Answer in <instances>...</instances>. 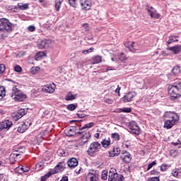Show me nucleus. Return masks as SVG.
I'll return each instance as SVG.
<instances>
[{
  "mask_svg": "<svg viewBox=\"0 0 181 181\" xmlns=\"http://www.w3.org/2000/svg\"><path fill=\"white\" fill-rule=\"evenodd\" d=\"M165 118H168L164 122V128L170 129L179 122V116L175 112H165L164 114Z\"/></svg>",
  "mask_w": 181,
  "mask_h": 181,
  "instance_id": "nucleus-1",
  "label": "nucleus"
},
{
  "mask_svg": "<svg viewBox=\"0 0 181 181\" xmlns=\"http://www.w3.org/2000/svg\"><path fill=\"white\" fill-rule=\"evenodd\" d=\"M181 93V82L177 81L168 86V94L171 97V100H176L180 97Z\"/></svg>",
  "mask_w": 181,
  "mask_h": 181,
  "instance_id": "nucleus-2",
  "label": "nucleus"
},
{
  "mask_svg": "<svg viewBox=\"0 0 181 181\" xmlns=\"http://www.w3.org/2000/svg\"><path fill=\"white\" fill-rule=\"evenodd\" d=\"M11 97L14 101H18V103L26 100V95L23 94L16 86L13 87Z\"/></svg>",
  "mask_w": 181,
  "mask_h": 181,
  "instance_id": "nucleus-3",
  "label": "nucleus"
},
{
  "mask_svg": "<svg viewBox=\"0 0 181 181\" xmlns=\"http://www.w3.org/2000/svg\"><path fill=\"white\" fill-rule=\"evenodd\" d=\"M6 30V32H12V23L6 18H0V32Z\"/></svg>",
  "mask_w": 181,
  "mask_h": 181,
  "instance_id": "nucleus-4",
  "label": "nucleus"
},
{
  "mask_svg": "<svg viewBox=\"0 0 181 181\" xmlns=\"http://www.w3.org/2000/svg\"><path fill=\"white\" fill-rule=\"evenodd\" d=\"M100 149H101V144L98 141H94L89 146L87 153L90 156H93V155L98 152Z\"/></svg>",
  "mask_w": 181,
  "mask_h": 181,
  "instance_id": "nucleus-5",
  "label": "nucleus"
},
{
  "mask_svg": "<svg viewBox=\"0 0 181 181\" xmlns=\"http://www.w3.org/2000/svg\"><path fill=\"white\" fill-rule=\"evenodd\" d=\"M129 128L130 132L134 135H139L141 134V128H139V126H138L136 122H130Z\"/></svg>",
  "mask_w": 181,
  "mask_h": 181,
  "instance_id": "nucleus-6",
  "label": "nucleus"
},
{
  "mask_svg": "<svg viewBox=\"0 0 181 181\" xmlns=\"http://www.w3.org/2000/svg\"><path fill=\"white\" fill-rule=\"evenodd\" d=\"M30 125H32V122H30V120H25L18 127L17 131L20 134H23V132H25V131H26V129H28V128H29Z\"/></svg>",
  "mask_w": 181,
  "mask_h": 181,
  "instance_id": "nucleus-7",
  "label": "nucleus"
},
{
  "mask_svg": "<svg viewBox=\"0 0 181 181\" xmlns=\"http://www.w3.org/2000/svg\"><path fill=\"white\" fill-rule=\"evenodd\" d=\"M12 125H13L12 121L6 119L0 122V131H2V129H6L7 131H9V129H11L12 127Z\"/></svg>",
  "mask_w": 181,
  "mask_h": 181,
  "instance_id": "nucleus-8",
  "label": "nucleus"
},
{
  "mask_svg": "<svg viewBox=\"0 0 181 181\" xmlns=\"http://www.w3.org/2000/svg\"><path fill=\"white\" fill-rule=\"evenodd\" d=\"M146 9L151 18H153L154 19H159V18H160V14H159L153 7L147 6Z\"/></svg>",
  "mask_w": 181,
  "mask_h": 181,
  "instance_id": "nucleus-9",
  "label": "nucleus"
},
{
  "mask_svg": "<svg viewBox=\"0 0 181 181\" xmlns=\"http://www.w3.org/2000/svg\"><path fill=\"white\" fill-rule=\"evenodd\" d=\"M118 179V173H117V170L114 168H111L109 171V177L108 181H117Z\"/></svg>",
  "mask_w": 181,
  "mask_h": 181,
  "instance_id": "nucleus-10",
  "label": "nucleus"
},
{
  "mask_svg": "<svg viewBox=\"0 0 181 181\" xmlns=\"http://www.w3.org/2000/svg\"><path fill=\"white\" fill-rule=\"evenodd\" d=\"M55 90L56 85L54 83L46 85L42 88V91H44V93H49V94L54 93Z\"/></svg>",
  "mask_w": 181,
  "mask_h": 181,
  "instance_id": "nucleus-11",
  "label": "nucleus"
},
{
  "mask_svg": "<svg viewBox=\"0 0 181 181\" xmlns=\"http://www.w3.org/2000/svg\"><path fill=\"white\" fill-rule=\"evenodd\" d=\"M80 4L81 5L82 9H84L85 11H89V9H91V0H79Z\"/></svg>",
  "mask_w": 181,
  "mask_h": 181,
  "instance_id": "nucleus-12",
  "label": "nucleus"
},
{
  "mask_svg": "<svg viewBox=\"0 0 181 181\" xmlns=\"http://www.w3.org/2000/svg\"><path fill=\"white\" fill-rule=\"evenodd\" d=\"M66 169V162L62 161L59 162L54 168V173H60V172H63Z\"/></svg>",
  "mask_w": 181,
  "mask_h": 181,
  "instance_id": "nucleus-13",
  "label": "nucleus"
},
{
  "mask_svg": "<svg viewBox=\"0 0 181 181\" xmlns=\"http://www.w3.org/2000/svg\"><path fill=\"white\" fill-rule=\"evenodd\" d=\"M135 97V93L134 92H129L126 93L123 98H122L123 103H131L132 99Z\"/></svg>",
  "mask_w": 181,
  "mask_h": 181,
  "instance_id": "nucleus-14",
  "label": "nucleus"
},
{
  "mask_svg": "<svg viewBox=\"0 0 181 181\" xmlns=\"http://www.w3.org/2000/svg\"><path fill=\"white\" fill-rule=\"evenodd\" d=\"M27 112H28V110H26L25 109H21L13 116V119H15V121H18V119H21V118H22V117H23L24 115H26Z\"/></svg>",
  "mask_w": 181,
  "mask_h": 181,
  "instance_id": "nucleus-15",
  "label": "nucleus"
},
{
  "mask_svg": "<svg viewBox=\"0 0 181 181\" xmlns=\"http://www.w3.org/2000/svg\"><path fill=\"white\" fill-rule=\"evenodd\" d=\"M120 158L122 159L123 162H125V163H129L132 159L131 154L128 151L123 153Z\"/></svg>",
  "mask_w": 181,
  "mask_h": 181,
  "instance_id": "nucleus-16",
  "label": "nucleus"
},
{
  "mask_svg": "<svg viewBox=\"0 0 181 181\" xmlns=\"http://www.w3.org/2000/svg\"><path fill=\"white\" fill-rule=\"evenodd\" d=\"M89 138H91V134L90 132L85 133L81 139L80 145L83 146L85 144H87Z\"/></svg>",
  "mask_w": 181,
  "mask_h": 181,
  "instance_id": "nucleus-17",
  "label": "nucleus"
},
{
  "mask_svg": "<svg viewBox=\"0 0 181 181\" xmlns=\"http://www.w3.org/2000/svg\"><path fill=\"white\" fill-rule=\"evenodd\" d=\"M135 42L128 41L127 42H124L125 47H127L130 52H136V47H135Z\"/></svg>",
  "mask_w": 181,
  "mask_h": 181,
  "instance_id": "nucleus-18",
  "label": "nucleus"
},
{
  "mask_svg": "<svg viewBox=\"0 0 181 181\" xmlns=\"http://www.w3.org/2000/svg\"><path fill=\"white\" fill-rule=\"evenodd\" d=\"M67 165L69 168H71V169H74V168L78 165V160L74 158H72L68 160Z\"/></svg>",
  "mask_w": 181,
  "mask_h": 181,
  "instance_id": "nucleus-19",
  "label": "nucleus"
},
{
  "mask_svg": "<svg viewBox=\"0 0 181 181\" xmlns=\"http://www.w3.org/2000/svg\"><path fill=\"white\" fill-rule=\"evenodd\" d=\"M119 153H121V149L119 147H115L112 151H109V156L110 158H114L115 156H118Z\"/></svg>",
  "mask_w": 181,
  "mask_h": 181,
  "instance_id": "nucleus-20",
  "label": "nucleus"
},
{
  "mask_svg": "<svg viewBox=\"0 0 181 181\" xmlns=\"http://www.w3.org/2000/svg\"><path fill=\"white\" fill-rule=\"evenodd\" d=\"M86 181H98V175L89 173L87 175Z\"/></svg>",
  "mask_w": 181,
  "mask_h": 181,
  "instance_id": "nucleus-21",
  "label": "nucleus"
},
{
  "mask_svg": "<svg viewBox=\"0 0 181 181\" xmlns=\"http://www.w3.org/2000/svg\"><path fill=\"white\" fill-rule=\"evenodd\" d=\"M21 155H22V153H21L20 151H14L10 155V159H14V160H16L17 159L21 158Z\"/></svg>",
  "mask_w": 181,
  "mask_h": 181,
  "instance_id": "nucleus-22",
  "label": "nucleus"
},
{
  "mask_svg": "<svg viewBox=\"0 0 181 181\" xmlns=\"http://www.w3.org/2000/svg\"><path fill=\"white\" fill-rule=\"evenodd\" d=\"M66 135H67V136H74V135H76V127H71L66 129Z\"/></svg>",
  "mask_w": 181,
  "mask_h": 181,
  "instance_id": "nucleus-23",
  "label": "nucleus"
},
{
  "mask_svg": "<svg viewBox=\"0 0 181 181\" xmlns=\"http://www.w3.org/2000/svg\"><path fill=\"white\" fill-rule=\"evenodd\" d=\"M103 62V57L101 56L97 55L92 58L91 64H98Z\"/></svg>",
  "mask_w": 181,
  "mask_h": 181,
  "instance_id": "nucleus-24",
  "label": "nucleus"
},
{
  "mask_svg": "<svg viewBox=\"0 0 181 181\" xmlns=\"http://www.w3.org/2000/svg\"><path fill=\"white\" fill-rule=\"evenodd\" d=\"M49 46V40H42L38 44L39 49H48Z\"/></svg>",
  "mask_w": 181,
  "mask_h": 181,
  "instance_id": "nucleus-25",
  "label": "nucleus"
},
{
  "mask_svg": "<svg viewBox=\"0 0 181 181\" xmlns=\"http://www.w3.org/2000/svg\"><path fill=\"white\" fill-rule=\"evenodd\" d=\"M29 167H23V165H20L16 168V172L18 173H25L29 172Z\"/></svg>",
  "mask_w": 181,
  "mask_h": 181,
  "instance_id": "nucleus-26",
  "label": "nucleus"
},
{
  "mask_svg": "<svg viewBox=\"0 0 181 181\" xmlns=\"http://www.w3.org/2000/svg\"><path fill=\"white\" fill-rule=\"evenodd\" d=\"M77 98V94L73 95L71 92H69L65 96L66 101H73V100H76Z\"/></svg>",
  "mask_w": 181,
  "mask_h": 181,
  "instance_id": "nucleus-27",
  "label": "nucleus"
},
{
  "mask_svg": "<svg viewBox=\"0 0 181 181\" xmlns=\"http://www.w3.org/2000/svg\"><path fill=\"white\" fill-rule=\"evenodd\" d=\"M181 47L180 45H176L174 47H168V50H170V52H173L174 54H177L180 52Z\"/></svg>",
  "mask_w": 181,
  "mask_h": 181,
  "instance_id": "nucleus-28",
  "label": "nucleus"
},
{
  "mask_svg": "<svg viewBox=\"0 0 181 181\" xmlns=\"http://www.w3.org/2000/svg\"><path fill=\"white\" fill-rule=\"evenodd\" d=\"M45 56H46V52L43 51H40L36 54L35 60H42V57H45Z\"/></svg>",
  "mask_w": 181,
  "mask_h": 181,
  "instance_id": "nucleus-29",
  "label": "nucleus"
},
{
  "mask_svg": "<svg viewBox=\"0 0 181 181\" xmlns=\"http://www.w3.org/2000/svg\"><path fill=\"white\" fill-rule=\"evenodd\" d=\"M172 71L174 76H178L181 73V67L179 66H174Z\"/></svg>",
  "mask_w": 181,
  "mask_h": 181,
  "instance_id": "nucleus-30",
  "label": "nucleus"
},
{
  "mask_svg": "<svg viewBox=\"0 0 181 181\" xmlns=\"http://www.w3.org/2000/svg\"><path fill=\"white\" fill-rule=\"evenodd\" d=\"M178 36L176 35H171L169 37V40L167 42L168 45H170L171 43H173V42H178L179 40H177Z\"/></svg>",
  "mask_w": 181,
  "mask_h": 181,
  "instance_id": "nucleus-31",
  "label": "nucleus"
},
{
  "mask_svg": "<svg viewBox=\"0 0 181 181\" xmlns=\"http://www.w3.org/2000/svg\"><path fill=\"white\" fill-rule=\"evenodd\" d=\"M62 3H63V0H55V9L56 11H57V12L60 11Z\"/></svg>",
  "mask_w": 181,
  "mask_h": 181,
  "instance_id": "nucleus-32",
  "label": "nucleus"
},
{
  "mask_svg": "<svg viewBox=\"0 0 181 181\" xmlns=\"http://www.w3.org/2000/svg\"><path fill=\"white\" fill-rule=\"evenodd\" d=\"M101 144H102L103 148H108L109 145L111 144V140H110V139H103L101 141Z\"/></svg>",
  "mask_w": 181,
  "mask_h": 181,
  "instance_id": "nucleus-33",
  "label": "nucleus"
},
{
  "mask_svg": "<svg viewBox=\"0 0 181 181\" xmlns=\"http://www.w3.org/2000/svg\"><path fill=\"white\" fill-rule=\"evenodd\" d=\"M28 6H29V4H24L22 3L18 4V9H21V11H25L28 9Z\"/></svg>",
  "mask_w": 181,
  "mask_h": 181,
  "instance_id": "nucleus-34",
  "label": "nucleus"
},
{
  "mask_svg": "<svg viewBox=\"0 0 181 181\" xmlns=\"http://www.w3.org/2000/svg\"><path fill=\"white\" fill-rule=\"evenodd\" d=\"M76 108H77V105L76 104H69L67 105V110H69V111H74Z\"/></svg>",
  "mask_w": 181,
  "mask_h": 181,
  "instance_id": "nucleus-35",
  "label": "nucleus"
},
{
  "mask_svg": "<svg viewBox=\"0 0 181 181\" xmlns=\"http://www.w3.org/2000/svg\"><path fill=\"white\" fill-rule=\"evenodd\" d=\"M76 115H77V117H78V118H84V117H86L87 115L86 114V111L80 110V111L78 112Z\"/></svg>",
  "mask_w": 181,
  "mask_h": 181,
  "instance_id": "nucleus-36",
  "label": "nucleus"
},
{
  "mask_svg": "<svg viewBox=\"0 0 181 181\" xmlns=\"http://www.w3.org/2000/svg\"><path fill=\"white\" fill-rule=\"evenodd\" d=\"M69 4L70 6L76 8L77 6V0H69Z\"/></svg>",
  "mask_w": 181,
  "mask_h": 181,
  "instance_id": "nucleus-37",
  "label": "nucleus"
},
{
  "mask_svg": "<svg viewBox=\"0 0 181 181\" xmlns=\"http://www.w3.org/2000/svg\"><path fill=\"white\" fill-rule=\"evenodd\" d=\"M94 50L93 47H90L88 49H85L82 51L83 54H88V53H92V52Z\"/></svg>",
  "mask_w": 181,
  "mask_h": 181,
  "instance_id": "nucleus-38",
  "label": "nucleus"
},
{
  "mask_svg": "<svg viewBox=\"0 0 181 181\" xmlns=\"http://www.w3.org/2000/svg\"><path fill=\"white\" fill-rule=\"evenodd\" d=\"M93 126H94L93 122L88 123L84 124V126L82 127V129H86V128L90 129L91 128V127H93Z\"/></svg>",
  "mask_w": 181,
  "mask_h": 181,
  "instance_id": "nucleus-39",
  "label": "nucleus"
},
{
  "mask_svg": "<svg viewBox=\"0 0 181 181\" xmlns=\"http://www.w3.org/2000/svg\"><path fill=\"white\" fill-rule=\"evenodd\" d=\"M112 138L115 139V141H119V134L118 133L112 134Z\"/></svg>",
  "mask_w": 181,
  "mask_h": 181,
  "instance_id": "nucleus-40",
  "label": "nucleus"
},
{
  "mask_svg": "<svg viewBox=\"0 0 181 181\" xmlns=\"http://www.w3.org/2000/svg\"><path fill=\"white\" fill-rule=\"evenodd\" d=\"M5 94V89L4 88H0V100H2V98H4Z\"/></svg>",
  "mask_w": 181,
  "mask_h": 181,
  "instance_id": "nucleus-41",
  "label": "nucleus"
},
{
  "mask_svg": "<svg viewBox=\"0 0 181 181\" xmlns=\"http://www.w3.org/2000/svg\"><path fill=\"white\" fill-rule=\"evenodd\" d=\"M107 173V171H103L101 176L103 180H107V179L108 178V175Z\"/></svg>",
  "mask_w": 181,
  "mask_h": 181,
  "instance_id": "nucleus-42",
  "label": "nucleus"
},
{
  "mask_svg": "<svg viewBox=\"0 0 181 181\" xmlns=\"http://www.w3.org/2000/svg\"><path fill=\"white\" fill-rule=\"evenodd\" d=\"M6 67L5 64H0V74H4L5 73Z\"/></svg>",
  "mask_w": 181,
  "mask_h": 181,
  "instance_id": "nucleus-43",
  "label": "nucleus"
},
{
  "mask_svg": "<svg viewBox=\"0 0 181 181\" xmlns=\"http://www.w3.org/2000/svg\"><path fill=\"white\" fill-rule=\"evenodd\" d=\"M155 165H156V160L153 161L151 163L148 165L147 170H151V169H152Z\"/></svg>",
  "mask_w": 181,
  "mask_h": 181,
  "instance_id": "nucleus-44",
  "label": "nucleus"
},
{
  "mask_svg": "<svg viewBox=\"0 0 181 181\" xmlns=\"http://www.w3.org/2000/svg\"><path fill=\"white\" fill-rule=\"evenodd\" d=\"M14 71H16V73H21L22 67H21V66L19 65H17L14 67Z\"/></svg>",
  "mask_w": 181,
  "mask_h": 181,
  "instance_id": "nucleus-45",
  "label": "nucleus"
},
{
  "mask_svg": "<svg viewBox=\"0 0 181 181\" xmlns=\"http://www.w3.org/2000/svg\"><path fill=\"white\" fill-rule=\"evenodd\" d=\"M37 71H39V67H33L30 69V72L33 74H36V73H37Z\"/></svg>",
  "mask_w": 181,
  "mask_h": 181,
  "instance_id": "nucleus-46",
  "label": "nucleus"
},
{
  "mask_svg": "<svg viewBox=\"0 0 181 181\" xmlns=\"http://www.w3.org/2000/svg\"><path fill=\"white\" fill-rule=\"evenodd\" d=\"M84 64V61L81 60L76 63V66L78 69H81L83 67V65Z\"/></svg>",
  "mask_w": 181,
  "mask_h": 181,
  "instance_id": "nucleus-47",
  "label": "nucleus"
},
{
  "mask_svg": "<svg viewBox=\"0 0 181 181\" xmlns=\"http://www.w3.org/2000/svg\"><path fill=\"white\" fill-rule=\"evenodd\" d=\"M177 156V151L176 150H171L170 151V156L173 158H175Z\"/></svg>",
  "mask_w": 181,
  "mask_h": 181,
  "instance_id": "nucleus-48",
  "label": "nucleus"
},
{
  "mask_svg": "<svg viewBox=\"0 0 181 181\" xmlns=\"http://www.w3.org/2000/svg\"><path fill=\"white\" fill-rule=\"evenodd\" d=\"M173 176H174V177H177L178 175H179V172L177 171V169H174L173 170Z\"/></svg>",
  "mask_w": 181,
  "mask_h": 181,
  "instance_id": "nucleus-49",
  "label": "nucleus"
},
{
  "mask_svg": "<svg viewBox=\"0 0 181 181\" xmlns=\"http://www.w3.org/2000/svg\"><path fill=\"white\" fill-rule=\"evenodd\" d=\"M122 112H131V108L129 107H124L122 109H120Z\"/></svg>",
  "mask_w": 181,
  "mask_h": 181,
  "instance_id": "nucleus-50",
  "label": "nucleus"
},
{
  "mask_svg": "<svg viewBox=\"0 0 181 181\" xmlns=\"http://www.w3.org/2000/svg\"><path fill=\"white\" fill-rule=\"evenodd\" d=\"M105 103H106V104H112V103H114V100L111 98H106L105 99Z\"/></svg>",
  "mask_w": 181,
  "mask_h": 181,
  "instance_id": "nucleus-51",
  "label": "nucleus"
},
{
  "mask_svg": "<svg viewBox=\"0 0 181 181\" xmlns=\"http://www.w3.org/2000/svg\"><path fill=\"white\" fill-rule=\"evenodd\" d=\"M58 153L59 156H66V152L63 150H59Z\"/></svg>",
  "mask_w": 181,
  "mask_h": 181,
  "instance_id": "nucleus-52",
  "label": "nucleus"
},
{
  "mask_svg": "<svg viewBox=\"0 0 181 181\" xmlns=\"http://www.w3.org/2000/svg\"><path fill=\"white\" fill-rule=\"evenodd\" d=\"M36 28H35V26L34 25H30V26H28V30L30 31V32H35V30Z\"/></svg>",
  "mask_w": 181,
  "mask_h": 181,
  "instance_id": "nucleus-53",
  "label": "nucleus"
},
{
  "mask_svg": "<svg viewBox=\"0 0 181 181\" xmlns=\"http://www.w3.org/2000/svg\"><path fill=\"white\" fill-rule=\"evenodd\" d=\"M120 90H121V87H119V86H117V88L115 90L116 94H118V95H119V91Z\"/></svg>",
  "mask_w": 181,
  "mask_h": 181,
  "instance_id": "nucleus-54",
  "label": "nucleus"
},
{
  "mask_svg": "<svg viewBox=\"0 0 181 181\" xmlns=\"http://www.w3.org/2000/svg\"><path fill=\"white\" fill-rule=\"evenodd\" d=\"M36 168H43V163L40 162L36 165Z\"/></svg>",
  "mask_w": 181,
  "mask_h": 181,
  "instance_id": "nucleus-55",
  "label": "nucleus"
},
{
  "mask_svg": "<svg viewBox=\"0 0 181 181\" xmlns=\"http://www.w3.org/2000/svg\"><path fill=\"white\" fill-rule=\"evenodd\" d=\"M124 175H121L118 177L117 181H124Z\"/></svg>",
  "mask_w": 181,
  "mask_h": 181,
  "instance_id": "nucleus-56",
  "label": "nucleus"
},
{
  "mask_svg": "<svg viewBox=\"0 0 181 181\" xmlns=\"http://www.w3.org/2000/svg\"><path fill=\"white\" fill-rule=\"evenodd\" d=\"M52 174H53V173H52L51 172H49V173H46L45 175L47 178H49V177H50L52 175Z\"/></svg>",
  "mask_w": 181,
  "mask_h": 181,
  "instance_id": "nucleus-57",
  "label": "nucleus"
},
{
  "mask_svg": "<svg viewBox=\"0 0 181 181\" xmlns=\"http://www.w3.org/2000/svg\"><path fill=\"white\" fill-rule=\"evenodd\" d=\"M160 170H162V172H165V170H166V167L164 165H161Z\"/></svg>",
  "mask_w": 181,
  "mask_h": 181,
  "instance_id": "nucleus-58",
  "label": "nucleus"
},
{
  "mask_svg": "<svg viewBox=\"0 0 181 181\" xmlns=\"http://www.w3.org/2000/svg\"><path fill=\"white\" fill-rule=\"evenodd\" d=\"M83 129H83V127L81 128V129H79V131L76 132V134H78L79 135H82V134H83Z\"/></svg>",
  "mask_w": 181,
  "mask_h": 181,
  "instance_id": "nucleus-59",
  "label": "nucleus"
},
{
  "mask_svg": "<svg viewBox=\"0 0 181 181\" xmlns=\"http://www.w3.org/2000/svg\"><path fill=\"white\" fill-rule=\"evenodd\" d=\"M179 144H180V141H177V142H172V145H174V146H177V145H179Z\"/></svg>",
  "mask_w": 181,
  "mask_h": 181,
  "instance_id": "nucleus-60",
  "label": "nucleus"
},
{
  "mask_svg": "<svg viewBox=\"0 0 181 181\" xmlns=\"http://www.w3.org/2000/svg\"><path fill=\"white\" fill-rule=\"evenodd\" d=\"M46 179H47V177H46V175H43L42 177H41V180H42V181H46Z\"/></svg>",
  "mask_w": 181,
  "mask_h": 181,
  "instance_id": "nucleus-61",
  "label": "nucleus"
},
{
  "mask_svg": "<svg viewBox=\"0 0 181 181\" xmlns=\"http://www.w3.org/2000/svg\"><path fill=\"white\" fill-rule=\"evenodd\" d=\"M95 138H96L97 139H98V138H100V133H96V134H95Z\"/></svg>",
  "mask_w": 181,
  "mask_h": 181,
  "instance_id": "nucleus-62",
  "label": "nucleus"
},
{
  "mask_svg": "<svg viewBox=\"0 0 181 181\" xmlns=\"http://www.w3.org/2000/svg\"><path fill=\"white\" fill-rule=\"evenodd\" d=\"M111 70H114V69L111 68V67H107L106 69V71H111Z\"/></svg>",
  "mask_w": 181,
  "mask_h": 181,
  "instance_id": "nucleus-63",
  "label": "nucleus"
},
{
  "mask_svg": "<svg viewBox=\"0 0 181 181\" xmlns=\"http://www.w3.org/2000/svg\"><path fill=\"white\" fill-rule=\"evenodd\" d=\"M120 56H122L124 59H125V54H124V53H121Z\"/></svg>",
  "mask_w": 181,
  "mask_h": 181,
  "instance_id": "nucleus-64",
  "label": "nucleus"
}]
</instances>
